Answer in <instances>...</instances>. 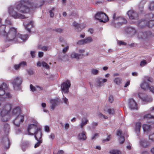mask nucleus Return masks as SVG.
<instances>
[{
    "instance_id": "1",
    "label": "nucleus",
    "mask_w": 154,
    "mask_h": 154,
    "mask_svg": "<svg viewBox=\"0 0 154 154\" xmlns=\"http://www.w3.org/2000/svg\"><path fill=\"white\" fill-rule=\"evenodd\" d=\"M38 7L37 5L33 2H30V1L21 0L16 3L15 6H11L8 8L9 14L15 18L24 19V15L17 13L15 11L17 10L19 12L25 14L29 12L30 9H32Z\"/></svg>"
},
{
    "instance_id": "2",
    "label": "nucleus",
    "mask_w": 154,
    "mask_h": 154,
    "mask_svg": "<svg viewBox=\"0 0 154 154\" xmlns=\"http://www.w3.org/2000/svg\"><path fill=\"white\" fill-rule=\"evenodd\" d=\"M6 26L2 24V19L0 18V34L6 37L7 40L9 41L18 40L20 38L23 41L26 40L28 37V35L26 34L23 35L17 33V29L14 27L10 28L8 32L5 30Z\"/></svg>"
},
{
    "instance_id": "3",
    "label": "nucleus",
    "mask_w": 154,
    "mask_h": 154,
    "mask_svg": "<svg viewBox=\"0 0 154 154\" xmlns=\"http://www.w3.org/2000/svg\"><path fill=\"white\" fill-rule=\"evenodd\" d=\"M94 17L95 19L98 20L100 22L105 23L109 20L108 16L105 13L102 12L97 13Z\"/></svg>"
},
{
    "instance_id": "4",
    "label": "nucleus",
    "mask_w": 154,
    "mask_h": 154,
    "mask_svg": "<svg viewBox=\"0 0 154 154\" xmlns=\"http://www.w3.org/2000/svg\"><path fill=\"white\" fill-rule=\"evenodd\" d=\"M38 123L32 124L29 125L28 128V132L29 135H33L35 133L39 130V129L37 127Z\"/></svg>"
},
{
    "instance_id": "5",
    "label": "nucleus",
    "mask_w": 154,
    "mask_h": 154,
    "mask_svg": "<svg viewBox=\"0 0 154 154\" xmlns=\"http://www.w3.org/2000/svg\"><path fill=\"white\" fill-rule=\"evenodd\" d=\"M23 79L20 76H17L14 78L11 81L14 89L18 88L22 84Z\"/></svg>"
},
{
    "instance_id": "6",
    "label": "nucleus",
    "mask_w": 154,
    "mask_h": 154,
    "mask_svg": "<svg viewBox=\"0 0 154 154\" xmlns=\"http://www.w3.org/2000/svg\"><path fill=\"white\" fill-rule=\"evenodd\" d=\"M71 84L70 81L67 80L63 82L61 85V89L64 93H68L69 92V89L70 87Z\"/></svg>"
},
{
    "instance_id": "7",
    "label": "nucleus",
    "mask_w": 154,
    "mask_h": 154,
    "mask_svg": "<svg viewBox=\"0 0 154 154\" xmlns=\"http://www.w3.org/2000/svg\"><path fill=\"white\" fill-rule=\"evenodd\" d=\"M11 109V104L9 103L5 104L3 106L2 110L1 112L2 115L8 114Z\"/></svg>"
},
{
    "instance_id": "8",
    "label": "nucleus",
    "mask_w": 154,
    "mask_h": 154,
    "mask_svg": "<svg viewBox=\"0 0 154 154\" xmlns=\"http://www.w3.org/2000/svg\"><path fill=\"white\" fill-rule=\"evenodd\" d=\"M146 17L147 18V26L149 27H152L154 26V20L152 18L154 17V15L150 13L146 15Z\"/></svg>"
},
{
    "instance_id": "9",
    "label": "nucleus",
    "mask_w": 154,
    "mask_h": 154,
    "mask_svg": "<svg viewBox=\"0 0 154 154\" xmlns=\"http://www.w3.org/2000/svg\"><path fill=\"white\" fill-rule=\"evenodd\" d=\"M93 41L92 38L89 36L85 38V39L81 40L77 42V44L79 45H84L93 42Z\"/></svg>"
},
{
    "instance_id": "10",
    "label": "nucleus",
    "mask_w": 154,
    "mask_h": 154,
    "mask_svg": "<svg viewBox=\"0 0 154 154\" xmlns=\"http://www.w3.org/2000/svg\"><path fill=\"white\" fill-rule=\"evenodd\" d=\"M138 95L139 98L145 102H150L152 100V98L150 97H148L145 94L140 93H139Z\"/></svg>"
},
{
    "instance_id": "11",
    "label": "nucleus",
    "mask_w": 154,
    "mask_h": 154,
    "mask_svg": "<svg viewBox=\"0 0 154 154\" xmlns=\"http://www.w3.org/2000/svg\"><path fill=\"white\" fill-rule=\"evenodd\" d=\"M127 14L131 19H137L138 17V13L133 10L129 11L127 12Z\"/></svg>"
},
{
    "instance_id": "12",
    "label": "nucleus",
    "mask_w": 154,
    "mask_h": 154,
    "mask_svg": "<svg viewBox=\"0 0 154 154\" xmlns=\"http://www.w3.org/2000/svg\"><path fill=\"white\" fill-rule=\"evenodd\" d=\"M128 106L130 109L131 110L138 109L137 103L133 99H131L129 100Z\"/></svg>"
},
{
    "instance_id": "13",
    "label": "nucleus",
    "mask_w": 154,
    "mask_h": 154,
    "mask_svg": "<svg viewBox=\"0 0 154 154\" xmlns=\"http://www.w3.org/2000/svg\"><path fill=\"white\" fill-rule=\"evenodd\" d=\"M23 116L19 115L17 116L13 121L14 124L16 126H19L20 125V123L23 121Z\"/></svg>"
},
{
    "instance_id": "14",
    "label": "nucleus",
    "mask_w": 154,
    "mask_h": 154,
    "mask_svg": "<svg viewBox=\"0 0 154 154\" xmlns=\"http://www.w3.org/2000/svg\"><path fill=\"white\" fill-rule=\"evenodd\" d=\"M95 81L97 86L98 87H100L103 85L104 83L107 81V79L98 77L96 79Z\"/></svg>"
},
{
    "instance_id": "15",
    "label": "nucleus",
    "mask_w": 154,
    "mask_h": 154,
    "mask_svg": "<svg viewBox=\"0 0 154 154\" xmlns=\"http://www.w3.org/2000/svg\"><path fill=\"white\" fill-rule=\"evenodd\" d=\"M5 91L3 89H2L1 87H0V97H3L4 99L3 98L0 99L2 100H4L5 98L9 99L10 98L11 95L9 93H7L6 94H5Z\"/></svg>"
},
{
    "instance_id": "16",
    "label": "nucleus",
    "mask_w": 154,
    "mask_h": 154,
    "mask_svg": "<svg viewBox=\"0 0 154 154\" xmlns=\"http://www.w3.org/2000/svg\"><path fill=\"white\" fill-rule=\"evenodd\" d=\"M83 55L81 54H78L77 53L75 52H72L70 55V58L72 59H75L77 60H79L82 58V56Z\"/></svg>"
},
{
    "instance_id": "17",
    "label": "nucleus",
    "mask_w": 154,
    "mask_h": 154,
    "mask_svg": "<svg viewBox=\"0 0 154 154\" xmlns=\"http://www.w3.org/2000/svg\"><path fill=\"white\" fill-rule=\"evenodd\" d=\"M113 18L114 20H116L118 19L119 21V23H120L121 24H125L127 22V20L124 18L122 17H119L117 18L116 16V14H114L113 16Z\"/></svg>"
},
{
    "instance_id": "18",
    "label": "nucleus",
    "mask_w": 154,
    "mask_h": 154,
    "mask_svg": "<svg viewBox=\"0 0 154 154\" xmlns=\"http://www.w3.org/2000/svg\"><path fill=\"white\" fill-rule=\"evenodd\" d=\"M33 23L32 21H30L27 24H26L25 22L24 23L25 28L29 32H31V29L33 26Z\"/></svg>"
},
{
    "instance_id": "19",
    "label": "nucleus",
    "mask_w": 154,
    "mask_h": 154,
    "mask_svg": "<svg viewBox=\"0 0 154 154\" xmlns=\"http://www.w3.org/2000/svg\"><path fill=\"white\" fill-rule=\"evenodd\" d=\"M37 66L38 67H41L42 66L43 68L46 69H49L50 68L49 65L44 61H38L37 63Z\"/></svg>"
},
{
    "instance_id": "20",
    "label": "nucleus",
    "mask_w": 154,
    "mask_h": 154,
    "mask_svg": "<svg viewBox=\"0 0 154 154\" xmlns=\"http://www.w3.org/2000/svg\"><path fill=\"white\" fill-rule=\"evenodd\" d=\"M140 145L143 147H147L149 145V143L145 139H142L140 141Z\"/></svg>"
},
{
    "instance_id": "21",
    "label": "nucleus",
    "mask_w": 154,
    "mask_h": 154,
    "mask_svg": "<svg viewBox=\"0 0 154 154\" xmlns=\"http://www.w3.org/2000/svg\"><path fill=\"white\" fill-rule=\"evenodd\" d=\"M86 133L84 131L80 133L78 135V139L80 140L84 141L86 139Z\"/></svg>"
},
{
    "instance_id": "22",
    "label": "nucleus",
    "mask_w": 154,
    "mask_h": 154,
    "mask_svg": "<svg viewBox=\"0 0 154 154\" xmlns=\"http://www.w3.org/2000/svg\"><path fill=\"white\" fill-rule=\"evenodd\" d=\"M147 18L146 17V19L144 20L140 21L138 23V25L139 27L140 28H143V27L146 26H147Z\"/></svg>"
},
{
    "instance_id": "23",
    "label": "nucleus",
    "mask_w": 154,
    "mask_h": 154,
    "mask_svg": "<svg viewBox=\"0 0 154 154\" xmlns=\"http://www.w3.org/2000/svg\"><path fill=\"white\" fill-rule=\"evenodd\" d=\"M125 32L127 33L130 34L131 35H134L136 32L135 29L132 27H128L125 29Z\"/></svg>"
},
{
    "instance_id": "24",
    "label": "nucleus",
    "mask_w": 154,
    "mask_h": 154,
    "mask_svg": "<svg viewBox=\"0 0 154 154\" xmlns=\"http://www.w3.org/2000/svg\"><path fill=\"white\" fill-rule=\"evenodd\" d=\"M141 124L140 122H138L136 123L135 127L134 128V130L137 135H138L140 129L141 128Z\"/></svg>"
},
{
    "instance_id": "25",
    "label": "nucleus",
    "mask_w": 154,
    "mask_h": 154,
    "mask_svg": "<svg viewBox=\"0 0 154 154\" xmlns=\"http://www.w3.org/2000/svg\"><path fill=\"white\" fill-rule=\"evenodd\" d=\"M141 88L144 90H146L149 89V84L143 80V82L140 85Z\"/></svg>"
},
{
    "instance_id": "26",
    "label": "nucleus",
    "mask_w": 154,
    "mask_h": 154,
    "mask_svg": "<svg viewBox=\"0 0 154 154\" xmlns=\"http://www.w3.org/2000/svg\"><path fill=\"white\" fill-rule=\"evenodd\" d=\"M34 134H35V137L36 140L38 141L42 140L41 139L42 138V134L40 131V130L36 131Z\"/></svg>"
},
{
    "instance_id": "27",
    "label": "nucleus",
    "mask_w": 154,
    "mask_h": 154,
    "mask_svg": "<svg viewBox=\"0 0 154 154\" xmlns=\"http://www.w3.org/2000/svg\"><path fill=\"white\" fill-rule=\"evenodd\" d=\"M88 122V120L86 118L82 119L81 120V122L80 125V127L82 129L84 126L86 125Z\"/></svg>"
},
{
    "instance_id": "28",
    "label": "nucleus",
    "mask_w": 154,
    "mask_h": 154,
    "mask_svg": "<svg viewBox=\"0 0 154 154\" xmlns=\"http://www.w3.org/2000/svg\"><path fill=\"white\" fill-rule=\"evenodd\" d=\"M20 107H17L14 108L12 111V113L13 115L16 116H18L20 115Z\"/></svg>"
},
{
    "instance_id": "29",
    "label": "nucleus",
    "mask_w": 154,
    "mask_h": 154,
    "mask_svg": "<svg viewBox=\"0 0 154 154\" xmlns=\"http://www.w3.org/2000/svg\"><path fill=\"white\" fill-rule=\"evenodd\" d=\"M3 129L5 133L6 134H8L10 130L9 125L7 123H5L4 124Z\"/></svg>"
},
{
    "instance_id": "30",
    "label": "nucleus",
    "mask_w": 154,
    "mask_h": 154,
    "mask_svg": "<svg viewBox=\"0 0 154 154\" xmlns=\"http://www.w3.org/2000/svg\"><path fill=\"white\" fill-rule=\"evenodd\" d=\"M143 130L145 132L149 131L151 129V126L149 125L145 124L143 126Z\"/></svg>"
},
{
    "instance_id": "31",
    "label": "nucleus",
    "mask_w": 154,
    "mask_h": 154,
    "mask_svg": "<svg viewBox=\"0 0 154 154\" xmlns=\"http://www.w3.org/2000/svg\"><path fill=\"white\" fill-rule=\"evenodd\" d=\"M146 35V32H140L138 34V37L140 39H144L147 37Z\"/></svg>"
},
{
    "instance_id": "32",
    "label": "nucleus",
    "mask_w": 154,
    "mask_h": 154,
    "mask_svg": "<svg viewBox=\"0 0 154 154\" xmlns=\"http://www.w3.org/2000/svg\"><path fill=\"white\" fill-rule=\"evenodd\" d=\"M143 118L146 120L154 119V116H151L150 114H146L143 116Z\"/></svg>"
},
{
    "instance_id": "33",
    "label": "nucleus",
    "mask_w": 154,
    "mask_h": 154,
    "mask_svg": "<svg viewBox=\"0 0 154 154\" xmlns=\"http://www.w3.org/2000/svg\"><path fill=\"white\" fill-rule=\"evenodd\" d=\"M148 8L149 10L151 11L154 10V1H151L149 2Z\"/></svg>"
},
{
    "instance_id": "34",
    "label": "nucleus",
    "mask_w": 154,
    "mask_h": 154,
    "mask_svg": "<svg viewBox=\"0 0 154 154\" xmlns=\"http://www.w3.org/2000/svg\"><path fill=\"white\" fill-rule=\"evenodd\" d=\"M110 154H121L120 151L117 149H112L109 151Z\"/></svg>"
},
{
    "instance_id": "35",
    "label": "nucleus",
    "mask_w": 154,
    "mask_h": 154,
    "mask_svg": "<svg viewBox=\"0 0 154 154\" xmlns=\"http://www.w3.org/2000/svg\"><path fill=\"white\" fill-rule=\"evenodd\" d=\"M48 47L47 46H42L41 45H39L38 46V48L39 50H42L44 51L48 50Z\"/></svg>"
},
{
    "instance_id": "36",
    "label": "nucleus",
    "mask_w": 154,
    "mask_h": 154,
    "mask_svg": "<svg viewBox=\"0 0 154 154\" xmlns=\"http://www.w3.org/2000/svg\"><path fill=\"white\" fill-rule=\"evenodd\" d=\"M147 2L146 0H142L139 5V7L140 9H142L144 7V5L146 4Z\"/></svg>"
},
{
    "instance_id": "37",
    "label": "nucleus",
    "mask_w": 154,
    "mask_h": 154,
    "mask_svg": "<svg viewBox=\"0 0 154 154\" xmlns=\"http://www.w3.org/2000/svg\"><path fill=\"white\" fill-rule=\"evenodd\" d=\"M122 80L119 78H116L114 80V82L117 85H119L122 82Z\"/></svg>"
},
{
    "instance_id": "38",
    "label": "nucleus",
    "mask_w": 154,
    "mask_h": 154,
    "mask_svg": "<svg viewBox=\"0 0 154 154\" xmlns=\"http://www.w3.org/2000/svg\"><path fill=\"white\" fill-rule=\"evenodd\" d=\"M143 80L146 82L148 81L151 83L153 81V79L152 78L148 76H145Z\"/></svg>"
},
{
    "instance_id": "39",
    "label": "nucleus",
    "mask_w": 154,
    "mask_h": 154,
    "mask_svg": "<svg viewBox=\"0 0 154 154\" xmlns=\"http://www.w3.org/2000/svg\"><path fill=\"white\" fill-rule=\"evenodd\" d=\"M2 116V120L3 122L6 121L8 120V116L7 114L2 115L1 114Z\"/></svg>"
},
{
    "instance_id": "40",
    "label": "nucleus",
    "mask_w": 154,
    "mask_h": 154,
    "mask_svg": "<svg viewBox=\"0 0 154 154\" xmlns=\"http://www.w3.org/2000/svg\"><path fill=\"white\" fill-rule=\"evenodd\" d=\"M98 70L96 69H92L91 70V73L94 75H97L99 73Z\"/></svg>"
},
{
    "instance_id": "41",
    "label": "nucleus",
    "mask_w": 154,
    "mask_h": 154,
    "mask_svg": "<svg viewBox=\"0 0 154 154\" xmlns=\"http://www.w3.org/2000/svg\"><path fill=\"white\" fill-rule=\"evenodd\" d=\"M98 116L99 118H100L101 119H107L108 117L106 116H105V115H103L101 113H99L98 114Z\"/></svg>"
},
{
    "instance_id": "42",
    "label": "nucleus",
    "mask_w": 154,
    "mask_h": 154,
    "mask_svg": "<svg viewBox=\"0 0 154 154\" xmlns=\"http://www.w3.org/2000/svg\"><path fill=\"white\" fill-rule=\"evenodd\" d=\"M108 112L110 115H113L114 113V109L113 108H109L107 110Z\"/></svg>"
},
{
    "instance_id": "43",
    "label": "nucleus",
    "mask_w": 154,
    "mask_h": 154,
    "mask_svg": "<svg viewBox=\"0 0 154 154\" xmlns=\"http://www.w3.org/2000/svg\"><path fill=\"white\" fill-rule=\"evenodd\" d=\"M147 63V61L145 60H143L140 63V65L141 67H143L146 65Z\"/></svg>"
},
{
    "instance_id": "44",
    "label": "nucleus",
    "mask_w": 154,
    "mask_h": 154,
    "mask_svg": "<svg viewBox=\"0 0 154 154\" xmlns=\"http://www.w3.org/2000/svg\"><path fill=\"white\" fill-rule=\"evenodd\" d=\"M5 139L6 140L5 142V143L6 144H7L8 145H5V147L6 149H7L8 148V147L9 146V140L7 138H6Z\"/></svg>"
},
{
    "instance_id": "45",
    "label": "nucleus",
    "mask_w": 154,
    "mask_h": 154,
    "mask_svg": "<svg viewBox=\"0 0 154 154\" xmlns=\"http://www.w3.org/2000/svg\"><path fill=\"white\" fill-rule=\"evenodd\" d=\"M54 10V8H52L49 11V13H50V16L51 17H52L54 16V14L53 13V11Z\"/></svg>"
},
{
    "instance_id": "46",
    "label": "nucleus",
    "mask_w": 154,
    "mask_h": 154,
    "mask_svg": "<svg viewBox=\"0 0 154 154\" xmlns=\"http://www.w3.org/2000/svg\"><path fill=\"white\" fill-rule=\"evenodd\" d=\"M51 105H57L58 103V101L57 100H52L50 101Z\"/></svg>"
},
{
    "instance_id": "47",
    "label": "nucleus",
    "mask_w": 154,
    "mask_h": 154,
    "mask_svg": "<svg viewBox=\"0 0 154 154\" xmlns=\"http://www.w3.org/2000/svg\"><path fill=\"white\" fill-rule=\"evenodd\" d=\"M5 23L8 25H12V23L11 21V19L9 18H7L5 20Z\"/></svg>"
},
{
    "instance_id": "48",
    "label": "nucleus",
    "mask_w": 154,
    "mask_h": 154,
    "mask_svg": "<svg viewBox=\"0 0 154 154\" xmlns=\"http://www.w3.org/2000/svg\"><path fill=\"white\" fill-rule=\"evenodd\" d=\"M108 100L110 103H112L114 101L113 96L111 95H110L108 98Z\"/></svg>"
},
{
    "instance_id": "49",
    "label": "nucleus",
    "mask_w": 154,
    "mask_h": 154,
    "mask_svg": "<svg viewBox=\"0 0 154 154\" xmlns=\"http://www.w3.org/2000/svg\"><path fill=\"white\" fill-rule=\"evenodd\" d=\"M54 31L57 32L61 33L63 32V30L61 28H57L54 29Z\"/></svg>"
},
{
    "instance_id": "50",
    "label": "nucleus",
    "mask_w": 154,
    "mask_h": 154,
    "mask_svg": "<svg viewBox=\"0 0 154 154\" xmlns=\"http://www.w3.org/2000/svg\"><path fill=\"white\" fill-rule=\"evenodd\" d=\"M149 139L152 141H154V133L151 134L149 136Z\"/></svg>"
},
{
    "instance_id": "51",
    "label": "nucleus",
    "mask_w": 154,
    "mask_h": 154,
    "mask_svg": "<svg viewBox=\"0 0 154 154\" xmlns=\"http://www.w3.org/2000/svg\"><path fill=\"white\" fill-rule=\"evenodd\" d=\"M119 140L120 143H121V144L123 143L125 141L124 137L123 136L120 137V138H119Z\"/></svg>"
},
{
    "instance_id": "52",
    "label": "nucleus",
    "mask_w": 154,
    "mask_h": 154,
    "mask_svg": "<svg viewBox=\"0 0 154 154\" xmlns=\"http://www.w3.org/2000/svg\"><path fill=\"white\" fill-rule=\"evenodd\" d=\"M30 88L31 90L33 92L37 91L36 88L31 84L30 85Z\"/></svg>"
},
{
    "instance_id": "53",
    "label": "nucleus",
    "mask_w": 154,
    "mask_h": 154,
    "mask_svg": "<svg viewBox=\"0 0 154 154\" xmlns=\"http://www.w3.org/2000/svg\"><path fill=\"white\" fill-rule=\"evenodd\" d=\"M63 100L64 102L67 105L69 104V102L68 101V99L65 97H63Z\"/></svg>"
},
{
    "instance_id": "54",
    "label": "nucleus",
    "mask_w": 154,
    "mask_h": 154,
    "mask_svg": "<svg viewBox=\"0 0 154 154\" xmlns=\"http://www.w3.org/2000/svg\"><path fill=\"white\" fill-rule=\"evenodd\" d=\"M20 65L21 67H24L26 64V62L25 61H22L20 62Z\"/></svg>"
},
{
    "instance_id": "55",
    "label": "nucleus",
    "mask_w": 154,
    "mask_h": 154,
    "mask_svg": "<svg viewBox=\"0 0 154 154\" xmlns=\"http://www.w3.org/2000/svg\"><path fill=\"white\" fill-rule=\"evenodd\" d=\"M2 89H3L5 90V89L7 88V85L5 83H3L2 85V87H1Z\"/></svg>"
},
{
    "instance_id": "56",
    "label": "nucleus",
    "mask_w": 154,
    "mask_h": 154,
    "mask_svg": "<svg viewBox=\"0 0 154 154\" xmlns=\"http://www.w3.org/2000/svg\"><path fill=\"white\" fill-rule=\"evenodd\" d=\"M73 24L74 26L77 28L78 29L80 27L79 25L76 22H74L73 23Z\"/></svg>"
},
{
    "instance_id": "57",
    "label": "nucleus",
    "mask_w": 154,
    "mask_h": 154,
    "mask_svg": "<svg viewBox=\"0 0 154 154\" xmlns=\"http://www.w3.org/2000/svg\"><path fill=\"white\" fill-rule=\"evenodd\" d=\"M122 131L120 130H118L117 131L116 135L120 137L122 136Z\"/></svg>"
},
{
    "instance_id": "58",
    "label": "nucleus",
    "mask_w": 154,
    "mask_h": 154,
    "mask_svg": "<svg viewBox=\"0 0 154 154\" xmlns=\"http://www.w3.org/2000/svg\"><path fill=\"white\" fill-rule=\"evenodd\" d=\"M98 125V123L97 122H94L92 124V127L93 128H95Z\"/></svg>"
},
{
    "instance_id": "59",
    "label": "nucleus",
    "mask_w": 154,
    "mask_h": 154,
    "mask_svg": "<svg viewBox=\"0 0 154 154\" xmlns=\"http://www.w3.org/2000/svg\"><path fill=\"white\" fill-rule=\"evenodd\" d=\"M98 134L97 133H96L94 135L91 137V139H94L98 137Z\"/></svg>"
},
{
    "instance_id": "60",
    "label": "nucleus",
    "mask_w": 154,
    "mask_h": 154,
    "mask_svg": "<svg viewBox=\"0 0 154 154\" xmlns=\"http://www.w3.org/2000/svg\"><path fill=\"white\" fill-rule=\"evenodd\" d=\"M118 45H125L127 44L126 43H125L122 41H119L118 42Z\"/></svg>"
},
{
    "instance_id": "61",
    "label": "nucleus",
    "mask_w": 154,
    "mask_h": 154,
    "mask_svg": "<svg viewBox=\"0 0 154 154\" xmlns=\"http://www.w3.org/2000/svg\"><path fill=\"white\" fill-rule=\"evenodd\" d=\"M38 143H36L35 145V148L38 147L40 145V144L42 142V140H38Z\"/></svg>"
},
{
    "instance_id": "62",
    "label": "nucleus",
    "mask_w": 154,
    "mask_h": 154,
    "mask_svg": "<svg viewBox=\"0 0 154 154\" xmlns=\"http://www.w3.org/2000/svg\"><path fill=\"white\" fill-rule=\"evenodd\" d=\"M69 48V46H67L64 48L62 50V51L63 53H65Z\"/></svg>"
},
{
    "instance_id": "63",
    "label": "nucleus",
    "mask_w": 154,
    "mask_h": 154,
    "mask_svg": "<svg viewBox=\"0 0 154 154\" xmlns=\"http://www.w3.org/2000/svg\"><path fill=\"white\" fill-rule=\"evenodd\" d=\"M150 91L152 93L154 94V86H150L149 89Z\"/></svg>"
},
{
    "instance_id": "64",
    "label": "nucleus",
    "mask_w": 154,
    "mask_h": 154,
    "mask_svg": "<svg viewBox=\"0 0 154 154\" xmlns=\"http://www.w3.org/2000/svg\"><path fill=\"white\" fill-rule=\"evenodd\" d=\"M65 128L66 130H68L69 127V125L68 123H66L65 124Z\"/></svg>"
}]
</instances>
